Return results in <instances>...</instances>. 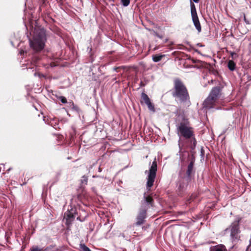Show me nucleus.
I'll return each instance as SVG.
<instances>
[{
    "label": "nucleus",
    "mask_w": 251,
    "mask_h": 251,
    "mask_svg": "<svg viewBox=\"0 0 251 251\" xmlns=\"http://www.w3.org/2000/svg\"><path fill=\"white\" fill-rule=\"evenodd\" d=\"M174 86L171 90L172 96L180 102H190V97L188 90L182 81L176 78L174 79Z\"/></svg>",
    "instance_id": "f257e3e1"
},
{
    "label": "nucleus",
    "mask_w": 251,
    "mask_h": 251,
    "mask_svg": "<svg viewBox=\"0 0 251 251\" xmlns=\"http://www.w3.org/2000/svg\"><path fill=\"white\" fill-rule=\"evenodd\" d=\"M176 126L178 135L185 139H192L193 146L192 148H195L197 141L195 138L193 128L190 126L188 120L183 119L181 122L177 124Z\"/></svg>",
    "instance_id": "f03ea898"
},
{
    "label": "nucleus",
    "mask_w": 251,
    "mask_h": 251,
    "mask_svg": "<svg viewBox=\"0 0 251 251\" xmlns=\"http://www.w3.org/2000/svg\"><path fill=\"white\" fill-rule=\"evenodd\" d=\"M30 46L36 51H39L44 48L46 41V31L44 28L36 30L32 40H29Z\"/></svg>",
    "instance_id": "7ed1b4c3"
},
{
    "label": "nucleus",
    "mask_w": 251,
    "mask_h": 251,
    "mask_svg": "<svg viewBox=\"0 0 251 251\" xmlns=\"http://www.w3.org/2000/svg\"><path fill=\"white\" fill-rule=\"evenodd\" d=\"M76 205H65L64 209H66L65 212L64 219L66 220V224L70 226L74 219L75 218V215L78 213V206Z\"/></svg>",
    "instance_id": "20e7f679"
},
{
    "label": "nucleus",
    "mask_w": 251,
    "mask_h": 251,
    "mask_svg": "<svg viewBox=\"0 0 251 251\" xmlns=\"http://www.w3.org/2000/svg\"><path fill=\"white\" fill-rule=\"evenodd\" d=\"M157 170V165L156 158H155L152 163L151 166L149 171H146L145 173H148L147 188L148 190L150 189L154 182L156 177V172Z\"/></svg>",
    "instance_id": "39448f33"
},
{
    "label": "nucleus",
    "mask_w": 251,
    "mask_h": 251,
    "mask_svg": "<svg viewBox=\"0 0 251 251\" xmlns=\"http://www.w3.org/2000/svg\"><path fill=\"white\" fill-rule=\"evenodd\" d=\"M190 7H191V14L192 16V19L194 24V25L197 29L198 32H201V28L199 19L197 15L196 6L194 3L190 1Z\"/></svg>",
    "instance_id": "423d86ee"
},
{
    "label": "nucleus",
    "mask_w": 251,
    "mask_h": 251,
    "mask_svg": "<svg viewBox=\"0 0 251 251\" xmlns=\"http://www.w3.org/2000/svg\"><path fill=\"white\" fill-rule=\"evenodd\" d=\"M147 218V208L146 207H140L137 216H136V222L134 223L136 226H139L144 224Z\"/></svg>",
    "instance_id": "0eeeda50"
},
{
    "label": "nucleus",
    "mask_w": 251,
    "mask_h": 251,
    "mask_svg": "<svg viewBox=\"0 0 251 251\" xmlns=\"http://www.w3.org/2000/svg\"><path fill=\"white\" fill-rule=\"evenodd\" d=\"M222 89L223 87L220 84L213 87L211 89L209 96L217 101L222 96Z\"/></svg>",
    "instance_id": "6e6552de"
},
{
    "label": "nucleus",
    "mask_w": 251,
    "mask_h": 251,
    "mask_svg": "<svg viewBox=\"0 0 251 251\" xmlns=\"http://www.w3.org/2000/svg\"><path fill=\"white\" fill-rule=\"evenodd\" d=\"M140 102L141 104H146L148 106V107L150 111L152 112L155 111V108L153 104L151 102L150 99L148 96L144 92L142 93L141 94V100H140Z\"/></svg>",
    "instance_id": "1a4fd4ad"
},
{
    "label": "nucleus",
    "mask_w": 251,
    "mask_h": 251,
    "mask_svg": "<svg viewBox=\"0 0 251 251\" xmlns=\"http://www.w3.org/2000/svg\"><path fill=\"white\" fill-rule=\"evenodd\" d=\"M217 102V100L208 95L203 102V107L206 109H211L214 107Z\"/></svg>",
    "instance_id": "9d476101"
},
{
    "label": "nucleus",
    "mask_w": 251,
    "mask_h": 251,
    "mask_svg": "<svg viewBox=\"0 0 251 251\" xmlns=\"http://www.w3.org/2000/svg\"><path fill=\"white\" fill-rule=\"evenodd\" d=\"M239 224L235 222L231 225V236L232 239H237V235L239 233Z\"/></svg>",
    "instance_id": "9b49d317"
},
{
    "label": "nucleus",
    "mask_w": 251,
    "mask_h": 251,
    "mask_svg": "<svg viewBox=\"0 0 251 251\" xmlns=\"http://www.w3.org/2000/svg\"><path fill=\"white\" fill-rule=\"evenodd\" d=\"M194 161L191 160V162L189 163L187 166V169L186 171V175L188 178L190 179L192 176V174L193 172V168H194Z\"/></svg>",
    "instance_id": "f8f14e48"
},
{
    "label": "nucleus",
    "mask_w": 251,
    "mask_h": 251,
    "mask_svg": "<svg viewBox=\"0 0 251 251\" xmlns=\"http://www.w3.org/2000/svg\"><path fill=\"white\" fill-rule=\"evenodd\" d=\"M45 251H62V249L55 246H50L45 249Z\"/></svg>",
    "instance_id": "ddd939ff"
},
{
    "label": "nucleus",
    "mask_w": 251,
    "mask_h": 251,
    "mask_svg": "<svg viewBox=\"0 0 251 251\" xmlns=\"http://www.w3.org/2000/svg\"><path fill=\"white\" fill-rule=\"evenodd\" d=\"M227 67L229 70L233 71L235 69L236 64L233 60H229L227 64Z\"/></svg>",
    "instance_id": "4468645a"
},
{
    "label": "nucleus",
    "mask_w": 251,
    "mask_h": 251,
    "mask_svg": "<svg viewBox=\"0 0 251 251\" xmlns=\"http://www.w3.org/2000/svg\"><path fill=\"white\" fill-rule=\"evenodd\" d=\"M213 251H226V249L224 245H220L215 246L213 249Z\"/></svg>",
    "instance_id": "2eb2a0df"
},
{
    "label": "nucleus",
    "mask_w": 251,
    "mask_h": 251,
    "mask_svg": "<svg viewBox=\"0 0 251 251\" xmlns=\"http://www.w3.org/2000/svg\"><path fill=\"white\" fill-rule=\"evenodd\" d=\"M165 56V55H158V54H156V55H153L152 56V60L154 62H159V61H160L162 58Z\"/></svg>",
    "instance_id": "dca6fc26"
},
{
    "label": "nucleus",
    "mask_w": 251,
    "mask_h": 251,
    "mask_svg": "<svg viewBox=\"0 0 251 251\" xmlns=\"http://www.w3.org/2000/svg\"><path fill=\"white\" fill-rule=\"evenodd\" d=\"M68 104V106H70V107H71L72 109L76 110V111H78L79 108L78 107L76 106V105H75L73 102V101H70L69 102L67 101V103Z\"/></svg>",
    "instance_id": "f3484780"
},
{
    "label": "nucleus",
    "mask_w": 251,
    "mask_h": 251,
    "mask_svg": "<svg viewBox=\"0 0 251 251\" xmlns=\"http://www.w3.org/2000/svg\"><path fill=\"white\" fill-rule=\"evenodd\" d=\"M144 198L146 201V202L148 203L151 204L153 202V200L151 196L146 195V194L144 195Z\"/></svg>",
    "instance_id": "a211bd4d"
},
{
    "label": "nucleus",
    "mask_w": 251,
    "mask_h": 251,
    "mask_svg": "<svg viewBox=\"0 0 251 251\" xmlns=\"http://www.w3.org/2000/svg\"><path fill=\"white\" fill-rule=\"evenodd\" d=\"M55 97L58 98L62 103H67V100L66 98L64 96H58L56 95H55Z\"/></svg>",
    "instance_id": "6ab92c4d"
},
{
    "label": "nucleus",
    "mask_w": 251,
    "mask_h": 251,
    "mask_svg": "<svg viewBox=\"0 0 251 251\" xmlns=\"http://www.w3.org/2000/svg\"><path fill=\"white\" fill-rule=\"evenodd\" d=\"M30 251H45V249L43 250L42 249L39 248L37 246H34L32 247Z\"/></svg>",
    "instance_id": "aec40b11"
},
{
    "label": "nucleus",
    "mask_w": 251,
    "mask_h": 251,
    "mask_svg": "<svg viewBox=\"0 0 251 251\" xmlns=\"http://www.w3.org/2000/svg\"><path fill=\"white\" fill-rule=\"evenodd\" d=\"M80 248L82 250V251H91L90 249H89V248L87 246H85L84 244H81Z\"/></svg>",
    "instance_id": "412c9836"
},
{
    "label": "nucleus",
    "mask_w": 251,
    "mask_h": 251,
    "mask_svg": "<svg viewBox=\"0 0 251 251\" xmlns=\"http://www.w3.org/2000/svg\"><path fill=\"white\" fill-rule=\"evenodd\" d=\"M121 3L123 6H127L130 3V0H121Z\"/></svg>",
    "instance_id": "4be33fe9"
},
{
    "label": "nucleus",
    "mask_w": 251,
    "mask_h": 251,
    "mask_svg": "<svg viewBox=\"0 0 251 251\" xmlns=\"http://www.w3.org/2000/svg\"><path fill=\"white\" fill-rule=\"evenodd\" d=\"M88 181V178L85 176H82V178L81 180V182L82 184H87Z\"/></svg>",
    "instance_id": "5701e85b"
},
{
    "label": "nucleus",
    "mask_w": 251,
    "mask_h": 251,
    "mask_svg": "<svg viewBox=\"0 0 251 251\" xmlns=\"http://www.w3.org/2000/svg\"><path fill=\"white\" fill-rule=\"evenodd\" d=\"M153 35L160 39H162L163 38V36L162 35H159L157 32L154 31H153Z\"/></svg>",
    "instance_id": "b1692460"
},
{
    "label": "nucleus",
    "mask_w": 251,
    "mask_h": 251,
    "mask_svg": "<svg viewBox=\"0 0 251 251\" xmlns=\"http://www.w3.org/2000/svg\"><path fill=\"white\" fill-rule=\"evenodd\" d=\"M194 199H195V195H192L190 199L191 200L192 199V200L191 201H190V202H196V201H194Z\"/></svg>",
    "instance_id": "393cba45"
},
{
    "label": "nucleus",
    "mask_w": 251,
    "mask_h": 251,
    "mask_svg": "<svg viewBox=\"0 0 251 251\" xmlns=\"http://www.w3.org/2000/svg\"><path fill=\"white\" fill-rule=\"evenodd\" d=\"M120 236L123 237V238L125 237L124 233H121V234H120Z\"/></svg>",
    "instance_id": "a878e982"
},
{
    "label": "nucleus",
    "mask_w": 251,
    "mask_h": 251,
    "mask_svg": "<svg viewBox=\"0 0 251 251\" xmlns=\"http://www.w3.org/2000/svg\"><path fill=\"white\" fill-rule=\"evenodd\" d=\"M244 21H245V22L246 23H247L249 24V22H247V19H246V16H245V15H244Z\"/></svg>",
    "instance_id": "bb28decb"
},
{
    "label": "nucleus",
    "mask_w": 251,
    "mask_h": 251,
    "mask_svg": "<svg viewBox=\"0 0 251 251\" xmlns=\"http://www.w3.org/2000/svg\"><path fill=\"white\" fill-rule=\"evenodd\" d=\"M120 69V67H118V68H114V70L116 71V72H118L117 70Z\"/></svg>",
    "instance_id": "cd10ccee"
},
{
    "label": "nucleus",
    "mask_w": 251,
    "mask_h": 251,
    "mask_svg": "<svg viewBox=\"0 0 251 251\" xmlns=\"http://www.w3.org/2000/svg\"><path fill=\"white\" fill-rule=\"evenodd\" d=\"M200 0H193V1L195 2V3H198L199 2Z\"/></svg>",
    "instance_id": "c85d7f7f"
},
{
    "label": "nucleus",
    "mask_w": 251,
    "mask_h": 251,
    "mask_svg": "<svg viewBox=\"0 0 251 251\" xmlns=\"http://www.w3.org/2000/svg\"><path fill=\"white\" fill-rule=\"evenodd\" d=\"M235 54V53L234 52H231V55L232 56H233V55L234 54Z\"/></svg>",
    "instance_id": "c756f323"
},
{
    "label": "nucleus",
    "mask_w": 251,
    "mask_h": 251,
    "mask_svg": "<svg viewBox=\"0 0 251 251\" xmlns=\"http://www.w3.org/2000/svg\"><path fill=\"white\" fill-rule=\"evenodd\" d=\"M168 41V39H166L164 41V43H167Z\"/></svg>",
    "instance_id": "7c9ffc66"
},
{
    "label": "nucleus",
    "mask_w": 251,
    "mask_h": 251,
    "mask_svg": "<svg viewBox=\"0 0 251 251\" xmlns=\"http://www.w3.org/2000/svg\"><path fill=\"white\" fill-rule=\"evenodd\" d=\"M77 220L81 221V220L80 219V218H79V217H78L77 218Z\"/></svg>",
    "instance_id": "2f4dec72"
},
{
    "label": "nucleus",
    "mask_w": 251,
    "mask_h": 251,
    "mask_svg": "<svg viewBox=\"0 0 251 251\" xmlns=\"http://www.w3.org/2000/svg\"><path fill=\"white\" fill-rule=\"evenodd\" d=\"M248 79L249 80H251V77H249Z\"/></svg>",
    "instance_id": "473e14b6"
},
{
    "label": "nucleus",
    "mask_w": 251,
    "mask_h": 251,
    "mask_svg": "<svg viewBox=\"0 0 251 251\" xmlns=\"http://www.w3.org/2000/svg\"><path fill=\"white\" fill-rule=\"evenodd\" d=\"M193 62H194V63H196V62H197V61L193 60Z\"/></svg>",
    "instance_id": "72a5a7b5"
},
{
    "label": "nucleus",
    "mask_w": 251,
    "mask_h": 251,
    "mask_svg": "<svg viewBox=\"0 0 251 251\" xmlns=\"http://www.w3.org/2000/svg\"><path fill=\"white\" fill-rule=\"evenodd\" d=\"M92 189H93V191H95V188H93Z\"/></svg>",
    "instance_id": "f704fd0d"
},
{
    "label": "nucleus",
    "mask_w": 251,
    "mask_h": 251,
    "mask_svg": "<svg viewBox=\"0 0 251 251\" xmlns=\"http://www.w3.org/2000/svg\"><path fill=\"white\" fill-rule=\"evenodd\" d=\"M250 251H251V250H250Z\"/></svg>",
    "instance_id": "c9c22d12"
}]
</instances>
